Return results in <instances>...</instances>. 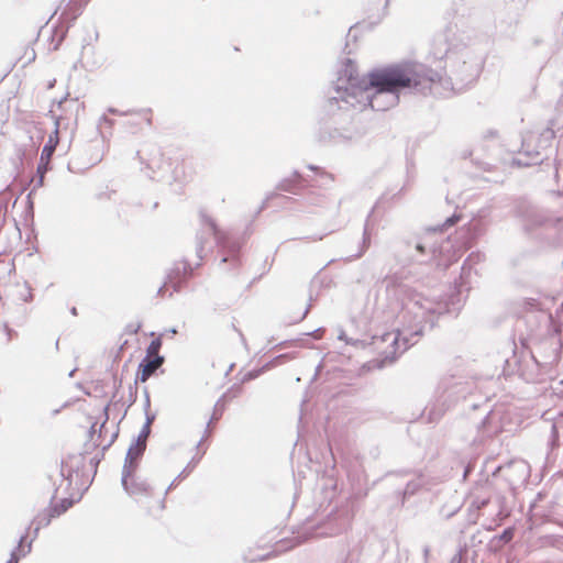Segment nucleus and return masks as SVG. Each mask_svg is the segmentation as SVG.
I'll use <instances>...</instances> for the list:
<instances>
[{"instance_id": "obj_1", "label": "nucleus", "mask_w": 563, "mask_h": 563, "mask_svg": "<svg viewBox=\"0 0 563 563\" xmlns=\"http://www.w3.org/2000/svg\"><path fill=\"white\" fill-rule=\"evenodd\" d=\"M422 80L412 65H395L368 75V87L374 89L369 104L376 111H385L398 102L399 91L417 87Z\"/></svg>"}, {"instance_id": "obj_2", "label": "nucleus", "mask_w": 563, "mask_h": 563, "mask_svg": "<svg viewBox=\"0 0 563 563\" xmlns=\"http://www.w3.org/2000/svg\"><path fill=\"white\" fill-rule=\"evenodd\" d=\"M81 411L87 416L90 423V442L103 452L113 443L115 438V433L106 427L108 421L107 406L104 404L98 406L85 405Z\"/></svg>"}, {"instance_id": "obj_3", "label": "nucleus", "mask_w": 563, "mask_h": 563, "mask_svg": "<svg viewBox=\"0 0 563 563\" xmlns=\"http://www.w3.org/2000/svg\"><path fill=\"white\" fill-rule=\"evenodd\" d=\"M141 461V437L130 446L122 472V485L130 495H136L140 492L139 464Z\"/></svg>"}, {"instance_id": "obj_4", "label": "nucleus", "mask_w": 563, "mask_h": 563, "mask_svg": "<svg viewBox=\"0 0 563 563\" xmlns=\"http://www.w3.org/2000/svg\"><path fill=\"white\" fill-rule=\"evenodd\" d=\"M152 341L146 347V356L143 360V382L153 375L164 363V356L159 355L162 347V335L155 336L151 333Z\"/></svg>"}, {"instance_id": "obj_5", "label": "nucleus", "mask_w": 563, "mask_h": 563, "mask_svg": "<svg viewBox=\"0 0 563 563\" xmlns=\"http://www.w3.org/2000/svg\"><path fill=\"white\" fill-rule=\"evenodd\" d=\"M59 143V131L58 126L55 128V130L49 134L48 140L46 144L44 145L42 153H41V161L42 164H44V172H47L48 164L51 162V158L56 150V146Z\"/></svg>"}, {"instance_id": "obj_6", "label": "nucleus", "mask_w": 563, "mask_h": 563, "mask_svg": "<svg viewBox=\"0 0 563 563\" xmlns=\"http://www.w3.org/2000/svg\"><path fill=\"white\" fill-rule=\"evenodd\" d=\"M155 419V416L154 415H151L150 412L146 411V424L145 427L143 428V451L145 450V441H146V438L148 437L150 434V426L152 424V422L154 421Z\"/></svg>"}, {"instance_id": "obj_7", "label": "nucleus", "mask_w": 563, "mask_h": 563, "mask_svg": "<svg viewBox=\"0 0 563 563\" xmlns=\"http://www.w3.org/2000/svg\"><path fill=\"white\" fill-rule=\"evenodd\" d=\"M553 431L556 434V437L562 433L563 435V412H560L559 416L555 418L553 422Z\"/></svg>"}, {"instance_id": "obj_8", "label": "nucleus", "mask_w": 563, "mask_h": 563, "mask_svg": "<svg viewBox=\"0 0 563 563\" xmlns=\"http://www.w3.org/2000/svg\"><path fill=\"white\" fill-rule=\"evenodd\" d=\"M71 505V503H68L67 500H63L62 505H60V508L58 507H54L52 509V517L54 516H59L60 514H63L64 511L67 510V508Z\"/></svg>"}, {"instance_id": "obj_9", "label": "nucleus", "mask_w": 563, "mask_h": 563, "mask_svg": "<svg viewBox=\"0 0 563 563\" xmlns=\"http://www.w3.org/2000/svg\"><path fill=\"white\" fill-rule=\"evenodd\" d=\"M71 505V503H68L67 500H63L62 505H60V508L58 507H54L52 509V517L54 516H59L60 514H63L64 511L67 510V508Z\"/></svg>"}, {"instance_id": "obj_10", "label": "nucleus", "mask_w": 563, "mask_h": 563, "mask_svg": "<svg viewBox=\"0 0 563 563\" xmlns=\"http://www.w3.org/2000/svg\"><path fill=\"white\" fill-rule=\"evenodd\" d=\"M25 54L27 55V63H32L36 57L35 51L32 47H27Z\"/></svg>"}, {"instance_id": "obj_11", "label": "nucleus", "mask_w": 563, "mask_h": 563, "mask_svg": "<svg viewBox=\"0 0 563 563\" xmlns=\"http://www.w3.org/2000/svg\"><path fill=\"white\" fill-rule=\"evenodd\" d=\"M20 555L16 552H12L10 560L8 563H19Z\"/></svg>"}, {"instance_id": "obj_12", "label": "nucleus", "mask_w": 563, "mask_h": 563, "mask_svg": "<svg viewBox=\"0 0 563 563\" xmlns=\"http://www.w3.org/2000/svg\"><path fill=\"white\" fill-rule=\"evenodd\" d=\"M44 166L45 165L42 164V161H41L38 164V167H37V173L40 174L41 181L43 180L44 174L46 173V172H44Z\"/></svg>"}, {"instance_id": "obj_13", "label": "nucleus", "mask_w": 563, "mask_h": 563, "mask_svg": "<svg viewBox=\"0 0 563 563\" xmlns=\"http://www.w3.org/2000/svg\"><path fill=\"white\" fill-rule=\"evenodd\" d=\"M24 539H25V538H21V541H20V545H19V548H21V547H22V543H23Z\"/></svg>"}]
</instances>
